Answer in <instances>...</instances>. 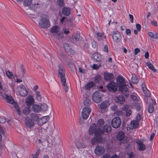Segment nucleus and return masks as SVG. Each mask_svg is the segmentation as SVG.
<instances>
[{
	"label": "nucleus",
	"mask_w": 158,
	"mask_h": 158,
	"mask_svg": "<svg viewBox=\"0 0 158 158\" xmlns=\"http://www.w3.org/2000/svg\"><path fill=\"white\" fill-rule=\"evenodd\" d=\"M101 80V76L100 75H98L95 77L94 81L97 83H99Z\"/></svg>",
	"instance_id": "79ce46f5"
},
{
	"label": "nucleus",
	"mask_w": 158,
	"mask_h": 158,
	"mask_svg": "<svg viewBox=\"0 0 158 158\" xmlns=\"http://www.w3.org/2000/svg\"><path fill=\"white\" fill-rule=\"evenodd\" d=\"M131 127L134 128L135 129L139 125V123L138 121H133L131 122Z\"/></svg>",
	"instance_id": "7c9ffc66"
},
{
	"label": "nucleus",
	"mask_w": 158,
	"mask_h": 158,
	"mask_svg": "<svg viewBox=\"0 0 158 158\" xmlns=\"http://www.w3.org/2000/svg\"><path fill=\"white\" fill-rule=\"evenodd\" d=\"M130 98L134 101H136L137 100V97L136 95L131 94Z\"/></svg>",
	"instance_id": "de8ad7c7"
},
{
	"label": "nucleus",
	"mask_w": 158,
	"mask_h": 158,
	"mask_svg": "<svg viewBox=\"0 0 158 158\" xmlns=\"http://www.w3.org/2000/svg\"><path fill=\"white\" fill-rule=\"evenodd\" d=\"M31 119L34 121H36L39 119V115L36 113H31L30 114Z\"/></svg>",
	"instance_id": "a878e982"
},
{
	"label": "nucleus",
	"mask_w": 158,
	"mask_h": 158,
	"mask_svg": "<svg viewBox=\"0 0 158 158\" xmlns=\"http://www.w3.org/2000/svg\"><path fill=\"white\" fill-rule=\"evenodd\" d=\"M147 66L149 69L152 70L154 72H156V70L155 69L153 65L151 63L149 62H147L146 63Z\"/></svg>",
	"instance_id": "2f4dec72"
},
{
	"label": "nucleus",
	"mask_w": 158,
	"mask_h": 158,
	"mask_svg": "<svg viewBox=\"0 0 158 158\" xmlns=\"http://www.w3.org/2000/svg\"><path fill=\"white\" fill-rule=\"evenodd\" d=\"M6 119L5 117H2L0 118V122L2 123H5L6 122Z\"/></svg>",
	"instance_id": "8fccbe9b"
},
{
	"label": "nucleus",
	"mask_w": 158,
	"mask_h": 158,
	"mask_svg": "<svg viewBox=\"0 0 158 158\" xmlns=\"http://www.w3.org/2000/svg\"><path fill=\"white\" fill-rule=\"evenodd\" d=\"M49 118L50 117L49 116L43 117L38 120L37 122L39 126H42L48 121Z\"/></svg>",
	"instance_id": "4468645a"
},
{
	"label": "nucleus",
	"mask_w": 158,
	"mask_h": 158,
	"mask_svg": "<svg viewBox=\"0 0 158 158\" xmlns=\"http://www.w3.org/2000/svg\"><path fill=\"white\" fill-rule=\"evenodd\" d=\"M104 123V121L103 119H99L97 123V125L98 127L96 126V130L98 129H100L101 130V128Z\"/></svg>",
	"instance_id": "393cba45"
},
{
	"label": "nucleus",
	"mask_w": 158,
	"mask_h": 158,
	"mask_svg": "<svg viewBox=\"0 0 158 158\" xmlns=\"http://www.w3.org/2000/svg\"><path fill=\"white\" fill-rule=\"evenodd\" d=\"M65 69L63 66L61 65H59L58 76V77L60 78L62 84L65 88V91L67 92L68 91V87L66 83V80L65 78Z\"/></svg>",
	"instance_id": "20e7f679"
},
{
	"label": "nucleus",
	"mask_w": 158,
	"mask_h": 158,
	"mask_svg": "<svg viewBox=\"0 0 158 158\" xmlns=\"http://www.w3.org/2000/svg\"><path fill=\"white\" fill-rule=\"evenodd\" d=\"M143 92L147 97H150V94L149 93V91L148 89L146 90L145 91H143Z\"/></svg>",
	"instance_id": "3c124183"
},
{
	"label": "nucleus",
	"mask_w": 158,
	"mask_h": 158,
	"mask_svg": "<svg viewBox=\"0 0 158 158\" xmlns=\"http://www.w3.org/2000/svg\"><path fill=\"white\" fill-rule=\"evenodd\" d=\"M140 51V49L137 48H135L134 50V54L136 55Z\"/></svg>",
	"instance_id": "6e6d98bb"
},
{
	"label": "nucleus",
	"mask_w": 158,
	"mask_h": 158,
	"mask_svg": "<svg viewBox=\"0 0 158 158\" xmlns=\"http://www.w3.org/2000/svg\"><path fill=\"white\" fill-rule=\"evenodd\" d=\"M121 120L120 118L115 117L111 121V126L114 128H118L121 125Z\"/></svg>",
	"instance_id": "0eeeda50"
},
{
	"label": "nucleus",
	"mask_w": 158,
	"mask_h": 158,
	"mask_svg": "<svg viewBox=\"0 0 158 158\" xmlns=\"http://www.w3.org/2000/svg\"><path fill=\"white\" fill-rule=\"evenodd\" d=\"M40 152V148L37 149V152L35 154H34L35 156H36L38 157V156Z\"/></svg>",
	"instance_id": "5fc2aeb1"
},
{
	"label": "nucleus",
	"mask_w": 158,
	"mask_h": 158,
	"mask_svg": "<svg viewBox=\"0 0 158 158\" xmlns=\"http://www.w3.org/2000/svg\"><path fill=\"white\" fill-rule=\"evenodd\" d=\"M37 15L34 14H29L28 16L29 18L31 19H35L37 17Z\"/></svg>",
	"instance_id": "603ef678"
},
{
	"label": "nucleus",
	"mask_w": 158,
	"mask_h": 158,
	"mask_svg": "<svg viewBox=\"0 0 158 158\" xmlns=\"http://www.w3.org/2000/svg\"><path fill=\"white\" fill-rule=\"evenodd\" d=\"M63 31L64 32V34H68L70 32L69 30L67 28L63 29Z\"/></svg>",
	"instance_id": "13d9d810"
},
{
	"label": "nucleus",
	"mask_w": 158,
	"mask_h": 158,
	"mask_svg": "<svg viewBox=\"0 0 158 158\" xmlns=\"http://www.w3.org/2000/svg\"><path fill=\"white\" fill-rule=\"evenodd\" d=\"M129 17L130 18V21L132 23L133 22V15L131 14L129 15Z\"/></svg>",
	"instance_id": "69168bd1"
},
{
	"label": "nucleus",
	"mask_w": 158,
	"mask_h": 158,
	"mask_svg": "<svg viewBox=\"0 0 158 158\" xmlns=\"http://www.w3.org/2000/svg\"><path fill=\"white\" fill-rule=\"evenodd\" d=\"M114 114V116H121L123 115V112L122 111L120 110H117L115 112Z\"/></svg>",
	"instance_id": "ea45409f"
},
{
	"label": "nucleus",
	"mask_w": 158,
	"mask_h": 158,
	"mask_svg": "<svg viewBox=\"0 0 158 158\" xmlns=\"http://www.w3.org/2000/svg\"><path fill=\"white\" fill-rule=\"evenodd\" d=\"M70 9L68 7H64L62 9L63 14L66 16H69L70 15Z\"/></svg>",
	"instance_id": "5701e85b"
},
{
	"label": "nucleus",
	"mask_w": 158,
	"mask_h": 158,
	"mask_svg": "<svg viewBox=\"0 0 158 158\" xmlns=\"http://www.w3.org/2000/svg\"><path fill=\"white\" fill-rule=\"evenodd\" d=\"M115 101L117 103L123 104L125 102V99L122 95H118L114 98Z\"/></svg>",
	"instance_id": "dca6fc26"
},
{
	"label": "nucleus",
	"mask_w": 158,
	"mask_h": 158,
	"mask_svg": "<svg viewBox=\"0 0 158 158\" xmlns=\"http://www.w3.org/2000/svg\"><path fill=\"white\" fill-rule=\"evenodd\" d=\"M57 4L59 6L61 7H63L64 5L63 0H57Z\"/></svg>",
	"instance_id": "c03bdc74"
},
{
	"label": "nucleus",
	"mask_w": 158,
	"mask_h": 158,
	"mask_svg": "<svg viewBox=\"0 0 158 158\" xmlns=\"http://www.w3.org/2000/svg\"><path fill=\"white\" fill-rule=\"evenodd\" d=\"M117 83L111 81L109 84L107 85L106 87L108 89L112 92H115L117 90V86H118V89L124 95L127 97L128 95V90L127 88V85L124 84L125 79L123 77L121 76H118L117 79Z\"/></svg>",
	"instance_id": "f257e3e1"
},
{
	"label": "nucleus",
	"mask_w": 158,
	"mask_h": 158,
	"mask_svg": "<svg viewBox=\"0 0 158 158\" xmlns=\"http://www.w3.org/2000/svg\"><path fill=\"white\" fill-rule=\"evenodd\" d=\"M135 154L132 152H131L128 154V158H132L134 156Z\"/></svg>",
	"instance_id": "680f3d73"
},
{
	"label": "nucleus",
	"mask_w": 158,
	"mask_h": 158,
	"mask_svg": "<svg viewBox=\"0 0 158 158\" xmlns=\"http://www.w3.org/2000/svg\"><path fill=\"white\" fill-rule=\"evenodd\" d=\"M26 125L29 127L34 126V123L32 120L29 117H26L25 120Z\"/></svg>",
	"instance_id": "6ab92c4d"
},
{
	"label": "nucleus",
	"mask_w": 158,
	"mask_h": 158,
	"mask_svg": "<svg viewBox=\"0 0 158 158\" xmlns=\"http://www.w3.org/2000/svg\"><path fill=\"white\" fill-rule=\"evenodd\" d=\"M95 85V84L93 82H90L87 84L85 86L86 89H89L90 88L93 87Z\"/></svg>",
	"instance_id": "c9c22d12"
},
{
	"label": "nucleus",
	"mask_w": 158,
	"mask_h": 158,
	"mask_svg": "<svg viewBox=\"0 0 158 158\" xmlns=\"http://www.w3.org/2000/svg\"><path fill=\"white\" fill-rule=\"evenodd\" d=\"M91 102L90 99L87 98L85 99L84 101V104L85 106H89Z\"/></svg>",
	"instance_id": "72a5a7b5"
},
{
	"label": "nucleus",
	"mask_w": 158,
	"mask_h": 158,
	"mask_svg": "<svg viewBox=\"0 0 158 158\" xmlns=\"http://www.w3.org/2000/svg\"><path fill=\"white\" fill-rule=\"evenodd\" d=\"M131 81L133 83L137 84L139 81V79L137 77L134 75L132 76Z\"/></svg>",
	"instance_id": "f704fd0d"
},
{
	"label": "nucleus",
	"mask_w": 158,
	"mask_h": 158,
	"mask_svg": "<svg viewBox=\"0 0 158 158\" xmlns=\"http://www.w3.org/2000/svg\"><path fill=\"white\" fill-rule=\"evenodd\" d=\"M112 128L110 126L105 125L103 127V130L101 128V130L103 132V134L104 132L109 133L110 132Z\"/></svg>",
	"instance_id": "b1692460"
},
{
	"label": "nucleus",
	"mask_w": 158,
	"mask_h": 158,
	"mask_svg": "<svg viewBox=\"0 0 158 158\" xmlns=\"http://www.w3.org/2000/svg\"><path fill=\"white\" fill-rule=\"evenodd\" d=\"M142 88L143 91H145L147 89L144 82H143L142 84Z\"/></svg>",
	"instance_id": "864d4df0"
},
{
	"label": "nucleus",
	"mask_w": 158,
	"mask_h": 158,
	"mask_svg": "<svg viewBox=\"0 0 158 158\" xmlns=\"http://www.w3.org/2000/svg\"><path fill=\"white\" fill-rule=\"evenodd\" d=\"M136 26L137 30L138 31H140L141 28V25L137 23L136 24Z\"/></svg>",
	"instance_id": "bf43d9fd"
},
{
	"label": "nucleus",
	"mask_w": 158,
	"mask_h": 158,
	"mask_svg": "<svg viewBox=\"0 0 158 158\" xmlns=\"http://www.w3.org/2000/svg\"><path fill=\"white\" fill-rule=\"evenodd\" d=\"M0 133L2 135L4 134V131L3 129L2 128V127L1 126H0Z\"/></svg>",
	"instance_id": "774afa93"
},
{
	"label": "nucleus",
	"mask_w": 158,
	"mask_h": 158,
	"mask_svg": "<svg viewBox=\"0 0 158 158\" xmlns=\"http://www.w3.org/2000/svg\"><path fill=\"white\" fill-rule=\"evenodd\" d=\"M63 46L65 52L67 53L68 55H72L73 54V51L69 46L68 44L64 43Z\"/></svg>",
	"instance_id": "aec40b11"
},
{
	"label": "nucleus",
	"mask_w": 158,
	"mask_h": 158,
	"mask_svg": "<svg viewBox=\"0 0 158 158\" xmlns=\"http://www.w3.org/2000/svg\"><path fill=\"white\" fill-rule=\"evenodd\" d=\"M6 75L10 79H11L13 76L12 73L10 71H7L6 73Z\"/></svg>",
	"instance_id": "a18cd8bd"
},
{
	"label": "nucleus",
	"mask_w": 158,
	"mask_h": 158,
	"mask_svg": "<svg viewBox=\"0 0 158 158\" xmlns=\"http://www.w3.org/2000/svg\"><path fill=\"white\" fill-rule=\"evenodd\" d=\"M50 26L49 20L47 16L45 15H42L39 23V26L40 28L43 29H46Z\"/></svg>",
	"instance_id": "423d86ee"
},
{
	"label": "nucleus",
	"mask_w": 158,
	"mask_h": 158,
	"mask_svg": "<svg viewBox=\"0 0 158 158\" xmlns=\"http://www.w3.org/2000/svg\"><path fill=\"white\" fill-rule=\"evenodd\" d=\"M117 139L119 141V143L120 144L125 143L126 141L124 139V133L122 131L119 132L117 135Z\"/></svg>",
	"instance_id": "1a4fd4ad"
},
{
	"label": "nucleus",
	"mask_w": 158,
	"mask_h": 158,
	"mask_svg": "<svg viewBox=\"0 0 158 158\" xmlns=\"http://www.w3.org/2000/svg\"><path fill=\"white\" fill-rule=\"evenodd\" d=\"M92 58L95 61L100 62L101 60V56L98 53L94 54L92 55Z\"/></svg>",
	"instance_id": "4be33fe9"
},
{
	"label": "nucleus",
	"mask_w": 158,
	"mask_h": 158,
	"mask_svg": "<svg viewBox=\"0 0 158 158\" xmlns=\"http://www.w3.org/2000/svg\"><path fill=\"white\" fill-rule=\"evenodd\" d=\"M33 110L35 112L39 113L41 111L40 106L37 104H33L32 107Z\"/></svg>",
	"instance_id": "bb28decb"
},
{
	"label": "nucleus",
	"mask_w": 158,
	"mask_h": 158,
	"mask_svg": "<svg viewBox=\"0 0 158 158\" xmlns=\"http://www.w3.org/2000/svg\"><path fill=\"white\" fill-rule=\"evenodd\" d=\"M126 33L128 35L130 36L131 35V31L130 29H126Z\"/></svg>",
	"instance_id": "e2e57ef3"
},
{
	"label": "nucleus",
	"mask_w": 158,
	"mask_h": 158,
	"mask_svg": "<svg viewBox=\"0 0 158 158\" xmlns=\"http://www.w3.org/2000/svg\"><path fill=\"white\" fill-rule=\"evenodd\" d=\"M80 36L79 34L77 33L73 36L71 39V41L73 42L75 40L76 41H78L79 40Z\"/></svg>",
	"instance_id": "c756f323"
},
{
	"label": "nucleus",
	"mask_w": 158,
	"mask_h": 158,
	"mask_svg": "<svg viewBox=\"0 0 158 158\" xmlns=\"http://www.w3.org/2000/svg\"><path fill=\"white\" fill-rule=\"evenodd\" d=\"M105 152L104 148L101 146H98L95 149V153L97 155H101L104 153Z\"/></svg>",
	"instance_id": "ddd939ff"
},
{
	"label": "nucleus",
	"mask_w": 158,
	"mask_h": 158,
	"mask_svg": "<svg viewBox=\"0 0 158 158\" xmlns=\"http://www.w3.org/2000/svg\"><path fill=\"white\" fill-rule=\"evenodd\" d=\"M96 125L95 124H92L89 130V134L90 135L94 133L95 137L91 140V144L94 145L100 143L102 140V135H103V132L100 129L96 130Z\"/></svg>",
	"instance_id": "f03ea898"
},
{
	"label": "nucleus",
	"mask_w": 158,
	"mask_h": 158,
	"mask_svg": "<svg viewBox=\"0 0 158 158\" xmlns=\"http://www.w3.org/2000/svg\"><path fill=\"white\" fill-rule=\"evenodd\" d=\"M32 2V0H24L23 4L25 6H29L31 5Z\"/></svg>",
	"instance_id": "473e14b6"
},
{
	"label": "nucleus",
	"mask_w": 158,
	"mask_h": 158,
	"mask_svg": "<svg viewBox=\"0 0 158 158\" xmlns=\"http://www.w3.org/2000/svg\"><path fill=\"white\" fill-rule=\"evenodd\" d=\"M26 103L28 106H30L34 102V100L32 96H29L27 98Z\"/></svg>",
	"instance_id": "412c9836"
},
{
	"label": "nucleus",
	"mask_w": 158,
	"mask_h": 158,
	"mask_svg": "<svg viewBox=\"0 0 158 158\" xmlns=\"http://www.w3.org/2000/svg\"><path fill=\"white\" fill-rule=\"evenodd\" d=\"M76 145L77 148H85L86 147L85 145L82 141H78L76 143Z\"/></svg>",
	"instance_id": "c85d7f7f"
},
{
	"label": "nucleus",
	"mask_w": 158,
	"mask_h": 158,
	"mask_svg": "<svg viewBox=\"0 0 158 158\" xmlns=\"http://www.w3.org/2000/svg\"><path fill=\"white\" fill-rule=\"evenodd\" d=\"M91 109L90 108L86 107L84 108L82 112V116L84 119H86L89 117L91 112Z\"/></svg>",
	"instance_id": "9d476101"
},
{
	"label": "nucleus",
	"mask_w": 158,
	"mask_h": 158,
	"mask_svg": "<svg viewBox=\"0 0 158 158\" xmlns=\"http://www.w3.org/2000/svg\"><path fill=\"white\" fill-rule=\"evenodd\" d=\"M101 66V64H99L98 66L96 64H94L93 66V68L94 69H97L99 68V66Z\"/></svg>",
	"instance_id": "052dcab7"
},
{
	"label": "nucleus",
	"mask_w": 158,
	"mask_h": 158,
	"mask_svg": "<svg viewBox=\"0 0 158 158\" xmlns=\"http://www.w3.org/2000/svg\"><path fill=\"white\" fill-rule=\"evenodd\" d=\"M92 99L94 102L96 103L100 102L102 100V95L98 92H96L92 95Z\"/></svg>",
	"instance_id": "6e6552de"
},
{
	"label": "nucleus",
	"mask_w": 158,
	"mask_h": 158,
	"mask_svg": "<svg viewBox=\"0 0 158 158\" xmlns=\"http://www.w3.org/2000/svg\"><path fill=\"white\" fill-rule=\"evenodd\" d=\"M134 107L135 108H136L137 111H139L140 110V106L139 103L136 102H134Z\"/></svg>",
	"instance_id": "37998d69"
},
{
	"label": "nucleus",
	"mask_w": 158,
	"mask_h": 158,
	"mask_svg": "<svg viewBox=\"0 0 158 158\" xmlns=\"http://www.w3.org/2000/svg\"><path fill=\"white\" fill-rule=\"evenodd\" d=\"M41 111L46 110L48 109V106L45 103L42 104L40 106Z\"/></svg>",
	"instance_id": "e433bc0d"
},
{
	"label": "nucleus",
	"mask_w": 158,
	"mask_h": 158,
	"mask_svg": "<svg viewBox=\"0 0 158 158\" xmlns=\"http://www.w3.org/2000/svg\"><path fill=\"white\" fill-rule=\"evenodd\" d=\"M40 4L38 2H37L36 4L35 3L32 6H30L29 8L34 10H37L40 8Z\"/></svg>",
	"instance_id": "cd10ccee"
},
{
	"label": "nucleus",
	"mask_w": 158,
	"mask_h": 158,
	"mask_svg": "<svg viewBox=\"0 0 158 158\" xmlns=\"http://www.w3.org/2000/svg\"><path fill=\"white\" fill-rule=\"evenodd\" d=\"M2 85L1 82L0 81V94L5 100H7L8 102L12 104L14 103V106L15 109V110L16 111L17 114L18 115L20 114V110L19 107L18 105L16 103H15V101L13 97L10 95H8L7 94L3 93L1 92V90H2Z\"/></svg>",
	"instance_id": "7ed1b4c3"
},
{
	"label": "nucleus",
	"mask_w": 158,
	"mask_h": 158,
	"mask_svg": "<svg viewBox=\"0 0 158 158\" xmlns=\"http://www.w3.org/2000/svg\"><path fill=\"white\" fill-rule=\"evenodd\" d=\"M21 70L22 73V77H24V74H25V69L23 68V67L22 66L21 67Z\"/></svg>",
	"instance_id": "0e129e2a"
},
{
	"label": "nucleus",
	"mask_w": 158,
	"mask_h": 158,
	"mask_svg": "<svg viewBox=\"0 0 158 158\" xmlns=\"http://www.w3.org/2000/svg\"><path fill=\"white\" fill-rule=\"evenodd\" d=\"M154 33L151 32H149L148 33V35L150 37L152 38H156L154 36Z\"/></svg>",
	"instance_id": "4d7b16f0"
},
{
	"label": "nucleus",
	"mask_w": 158,
	"mask_h": 158,
	"mask_svg": "<svg viewBox=\"0 0 158 158\" xmlns=\"http://www.w3.org/2000/svg\"><path fill=\"white\" fill-rule=\"evenodd\" d=\"M110 105L108 102L107 101H105L103 102L102 103L98 105V108L100 110L103 112V110L107 108Z\"/></svg>",
	"instance_id": "2eb2a0df"
},
{
	"label": "nucleus",
	"mask_w": 158,
	"mask_h": 158,
	"mask_svg": "<svg viewBox=\"0 0 158 158\" xmlns=\"http://www.w3.org/2000/svg\"><path fill=\"white\" fill-rule=\"evenodd\" d=\"M112 39L114 42H119L121 40V36L119 32L114 31L112 35Z\"/></svg>",
	"instance_id": "f8f14e48"
},
{
	"label": "nucleus",
	"mask_w": 158,
	"mask_h": 158,
	"mask_svg": "<svg viewBox=\"0 0 158 158\" xmlns=\"http://www.w3.org/2000/svg\"><path fill=\"white\" fill-rule=\"evenodd\" d=\"M51 33L53 37L58 40H60L64 37L63 34L60 31V28L58 26H54L52 28Z\"/></svg>",
	"instance_id": "39448f33"
},
{
	"label": "nucleus",
	"mask_w": 158,
	"mask_h": 158,
	"mask_svg": "<svg viewBox=\"0 0 158 158\" xmlns=\"http://www.w3.org/2000/svg\"><path fill=\"white\" fill-rule=\"evenodd\" d=\"M137 121H139L141 119V116L139 114H138L137 115V116L136 117Z\"/></svg>",
	"instance_id": "338daca9"
},
{
	"label": "nucleus",
	"mask_w": 158,
	"mask_h": 158,
	"mask_svg": "<svg viewBox=\"0 0 158 158\" xmlns=\"http://www.w3.org/2000/svg\"><path fill=\"white\" fill-rule=\"evenodd\" d=\"M154 111V107L152 103L150 104L148 106V111L149 113H152Z\"/></svg>",
	"instance_id": "4c0bfd02"
},
{
	"label": "nucleus",
	"mask_w": 158,
	"mask_h": 158,
	"mask_svg": "<svg viewBox=\"0 0 158 158\" xmlns=\"http://www.w3.org/2000/svg\"><path fill=\"white\" fill-rule=\"evenodd\" d=\"M136 143L138 145V148L139 151H143L146 149L145 145L143 143V142L141 140H137Z\"/></svg>",
	"instance_id": "f3484780"
},
{
	"label": "nucleus",
	"mask_w": 158,
	"mask_h": 158,
	"mask_svg": "<svg viewBox=\"0 0 158 158\" xmlns=\"http://www.w3.org/2000/svg\"><path fill=\"white\" fill-rule=\"evenodd\" d=\"M114 77V75L112 73L105 72L104 73V77L106 81H109L112 80Z\"/></svg>",
	"instance_id": "a211bd4d"
},
{
	"label": "nucleus",
	"mask_w": 158,
	"mask_h": 158,
	"mask_svg": "<svg viewBox=\"0 0 158 158\" xmlns=\"http://www.w3.org/2000/svg\"><path fill=\"white\" fill-rule=\"evenodd\" d=\"M131 114V111L130 109H127L126 111V116H129Z\"/></svg>",
	"instance_id": "09e8293b"
},
{
	"label": "nucleus",
	"mask_w": 158,
	"mask_h": 158,
	"mask_svg": "<svg viewBox=\"0 0 158 158\" xmlns=\"http://www.w3.org/2000/svg\"><path fill=\"white\" fill-rule=\"evenodd\" d=\"M29 108L24 109L23 110V114L27 115L29 113Z\"/></svg>",
	"instance_id": "49530a36"
},
{
	"label": "nucleus",
	"mask_w": 158,
	"mask_h": 158,
	"mask_svg": "<svg viewBox=\"0 0 158 158\" xmlns=\"http://www.w3.org/2000/svg\"><path fill=\"white\" fill-rule=\"evenodd\" d=\"M68 65L72 71H74L75 70V67L72 63H69L68 64Z\"/></svg>",
	"instance_id": "58836bf2"
},
{
	"label": "nucleus",
	"mask_w": 158,
	"mask_h": 158,
	"mask_svg": "<svg viewBox=\"0 0 158 158\" xmlns=\"http://www.w3.org/2000/svg\"><path fill=\"white\" fill-rule=\"evenodd\" d=\"M18 89V93L21 96L24 97L27 95V91L23 85H21Z\"/></svg>",
	"instance_id": "9b49d317"
},
{
	"label": "nucleus",
	"mask_w": 158,
	"mask_h": 158,
	"mask_svg": "<svg viewBox=\"0 0 158 158\" xmlns=\"http://www.w3.org/2000/svg\"><path fill=\"white\" fill-rule=\"evenodd\" d=\"M35 94L37 100L39 101H40L41 100V97L40 92L39 91H36Z\"/></svg>",
	"instance_id": "a19ab883"
}]
</instances>
